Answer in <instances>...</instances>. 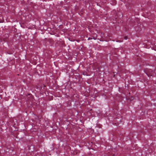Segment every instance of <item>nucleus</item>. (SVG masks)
Returning <instances> with one entry per match:
<instances>
[{"label":"nucleus","instance_id":"obj_1","mask_svg":"<svg viewBox=\"0 0 156 156\" xmlns=\"http://www.w3.org/2000/svg\"><path fill=\"white\" fill-rule=\"evenodd\" d=\"M148 76H153L154 75V73L152 70L149 69L147 73Z\"/></svg>","mask_w":156,"mask_h":156},{"label":"nucleus","instance_id":"obj_2","mask_svg":"<svg viewBox=\"0 0 156 156\" xmlns=\"http://www.w3.org/2000/svg\"><path fill=\"white\" fill-rule=\"evenodd\" d=\"M152 48L153 49L156 51V45H155Z\"/></svg>","mask_w":156,"mask_h":156},{"label":"nucleus","instance_id":"obj_3","mask_svg":"<svg viewBox=\"0 0 156 156\" xmlns=\"http://www.w3.org/2000/svg\"><path fill=\"white\" fill-rule=\"evenodd\" d=\"M124 38H125V39L127 40V37H125Z\"/></svg>","mask_w":156,"mask_h":156},{"label":"nucleus","instance_id":"obj_4","mask_svg":"<svg viewBox=\"0 0 156 156\" xmlns=\"http://www.w3.org/2000/svg\"><path fill=\"white\" fill-rule=\"evenodd\" d=\"M92 39V38H90V37H89V38H88V40H90V39Z\"/></svg>","mask_w":156,"mask_h":156}]
</instances>
